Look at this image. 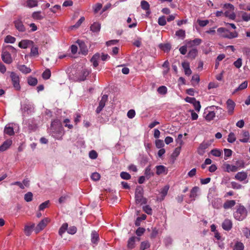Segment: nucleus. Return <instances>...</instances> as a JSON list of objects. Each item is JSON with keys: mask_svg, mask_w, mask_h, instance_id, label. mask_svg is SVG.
Wrapping results in <instances>:
<instances>
[{"mask_svg": "<svg viewBox=\"0 0 250 250\" xmlns=\"http://www.w3.org/2000/svg\"><path fill=\"white\" fill-rule=\"evenodd\" d=\"M107 100V96L106 95H104L102 96L101 101L99 102V106L96 109L97 113H99L103 109L104 106H105V103Z\"/></svg>", "mask_w": 250, "mask_h": 250, "instance_id": "nucleus-12", "label": "nucleus"}, {"mask_svg": "<svg viewBox=\"0 0 250 250\" xmlns=\"http://www.w3.org/2000/svg\"><path fill=\"white\" fill-rule=\"evenodd\" d=\"M182 65L184 69L185 74L189 76L192 73V71L189 67V63L188 62H182Z\"/></svg>", "mask_w": 250, "mask_h": 250, "instance_id": "nucleus-20", "label": "nucleus"}, {"mask_svg": "<svg viewBox=\"0 0 250 250\" xmlns=\"http://www.w3.org/2000/svg\"><path fill=\"white\" fill-rule=\"evenodd\" d=\"M235 204L236 202L235 200H227L224 203L223 208L225 209H227L232 208Z\"/></svg>", "mask_w": 250, "mask_h": 250, "instance_id": "nucleus-24", "label": "nucleus"}, {"mask_svg": "<svg viewBox=\"0 0 250 250\" xmlns=\"http://www.w3.org/2000/svg\"><path fill=\"white\" fill-rule=\"evenodd\" d=\"M2 61L6 63L10 64L12 62L11 54L7 51L3 50L1 54Z\"/></svg>", "mask_w": 250, "mask_h": 250, "instance_id": "nucleus-9", "label": "nucleus"}, {"mask_svg": "<svg viewBox=\"0 0 250 250\" xmlns=\"http://www.w3.org/2000/svg\"><path fill=\"white\" fill-rule=\"evenodd\" d=\"M34 226V224H32L31 226L26 225L25 226L24 231L26 235L29 236L31 234Z\"/></svg>", "mask_w": 250, "mask_h": 250, "instance_id": "nucleus-31", "label": "nucleus"}, {"mask_svg": "<svg viewBox=\"0 0 250 250\" xmlns=\"http://www.w3.org/2000/svg\"><path fill=\"white\" fill-rule=\"evenodd\" d=\"M183 135L180 134L178 135L177 138L176 139V143L181 146L183 144V141H182Z\"/></svg>", "mask_w": 250, "mask_h": 250, "instance_id": "nucleus-60", "label": "nucleus"}, {"mask_svg": "<svg viewBox=\"0 0 250 250\" xmlns=\"http://www.w3.org/2000/svg\"><path fill=\"white\" fill-rule=\"evenodd\" d=\"M240 139L239 141L242 143H248L250 142V136L249 131L246 130H243L240 135Z\"/></svg>", "mask_w": 250, "mask_h": 250, "instance_id": "nucleus-11", "label": "nucleus"}, {"mask_svg": "<svg viewBox=\"0 0 250 250\" xmlns=\"http://www.w3.org/2000/svg\"><path fill=\"white\" fill-rule=\"evenodd\" d=\"M197 22L199 25L201 27H204L206 26L208 23L209 21L208 20H199L197 21Z\"/></svg>", "mask_w": 250, "mask_h": 250, "instance_id": "nucleus-62", "label": "nucleus"}, {"mask_svg": "<svg viewBox=\"0 0 250 250\" xmlns=\"http://www.w3.org/2000/svg\"><path fill=\"white\" fill-rule=\"evenodd\" d=\"M68 224L67 223H64L62 225L59 230V235L62 237V234L67 230Z\"/></svg>", "mask_w": 250, "mask_h": 250, "instance_id": "nucleus-33", "label": "nucleus"}, {"mask_svg": "<svg viewBox=\"0 0 250 250\" xmlns=\"http://www.w3.org/2000/svg\"><path fill=\"white\" fill-rule=\"evenodd\" d=\"M135 200L137 204H146V199L143 197V189L142 188H137L135 191Z\"/></svg>", "mask_w": 250, "mask_h": 250, "instance_id": "nucleus-6", "label": "nucleus"}, {"mask_svg": "<svg viewBox=\"0 0 250 250\" xmlns=\"http://www.w3.org/2000/svg\"><path fill=\"white\" fill-rule=\"evenodd\" d=\"M26 6L29 8L37 6L38 1L37 0H27L26 1Z\"/></svg>", "mask_w": 250, "mask_h": 250, "instance_id": "nucleus-34", "label": "nucleus"}, {"mask_svg": "<svg viewBox=\"0 0 250 250\" xmlns=\"http://www.w3.org/2000/svg\"><path fill=\"white\" fill-rule=\"evenodd\" d=\"M247 174L246 172L244 171H241L238 172L235 175V179L240 181H244L246 179H247Z\"/></svg>", "mask_w": 250, "mask_h": 250, "instance_id": "nucleus-17", "label": "nucleus"}, {"mask_svg": "<svg viewBox=\"0 0 250 250\" xmlns=\"http://www.w3.org/2000/svg\"><path fill=\"white\" fill-rule=\"evenodd\" d=\"M227 140L229 143H233L236 141V137L233 132H231L229 134Z\"/></svg>", "mask_w": 250, "mask_h": 250, "instance_id": "nucleus-44", "label": "nucleus"}, {"mask_svg": "<svg viewBox=\"0 0 250 250\" xmlns=\"http://www.w3.org/2000/svg\"><path fill=\"white\" fill-rule=\"evenodd\" d=\"M49 220L47 218H44L40 222L35 229L36 232L38 233L42 230L46 226Z\"/></svg>", "mask_w": 250, "mask_h": 250, "instance_id": "nucleus-10", "label": "nucleus"}, {"mask_svg": "<svg viewBox=\"0 0 250 250\" xmlns=\"http://www.w3.org/2000/svg\"><path fill=\"white\" fill-rule=\"evenodd\" d=\"M11 140H7L3 142L2 145L0 146V151H4L7 150L12 145Z\"/></svg>", "mask_w": 250, "mask_h": 250, "instance_id": "nucleus-18", "label": "nucleus"}, {"mask_svg": "<svg viewBox=\"0 0 250 250\" xmlns=\"http://www.w3.org/2000/svg\"><path fill=\"white\" fill-rule=\"evenodd\" d=\"M198 53V50L196 48H193L189 51L188 56L191 59H194L197 56Z\"/></svg>", "mask_w": 250, "mask_h": 250, "instance_id": "nucleus-25", "label": "nucleus"}, {"mask_svg": "<svg viewBox=\"0 0 250 250\" xmlns=\"http://www.w3.org/2000/svg\"><path fill=\"white\" fill-rule=\"evenodd\" d=\"M210 153L212 155L216 156V157H219L221 156V155L222 154L221 151L218 149H212L210 151Z\"/></svg>", "mask_w": 250, "mask_h": 250, "instance_id": "nucleus-51", "label": "nucleus"}, {"mask_svg": "<svg viewBox=\"0 0 250 250\" xmlns=\"http://www.w3.org/2000/svg\"><path fill=\"white\" fill-rule=\"evenodd\" d=\"M50 135L56 139H61L63 135V129L61 122L58 120L53 121L50 128Z\"/></svg>", "mask_w": 250, "mask_h": 250, "instance_id": "nucleus-1", "label": "nucleus"}, {"mask_svg": "<svg viewBox=\"0 0 250 250\" xmlns=\"http://www.w3.org/2000/svg\"><path fill=\"white\" fill-rule=\"evenodd\" d=\"M224 14L226 17H229V19L231 20H234L236 17V15L234 11L230 10H228L227 11H226L224 13Z\"/></svg>", "mask_w": 250, "mask_h": 250, "instance_id": "nucleus-32", "label": "nucleus"}, {"mask_svg": "<svg viewBox=\"0 0 250 250\" xmlns=\"http://www.w3.org/2000/svg\"><path fill=\"white\" fill-rule=\"evenodd\" d=\"M231 185L232 188H233V189H241L243 187L242 185L235 182H231Z\"/></svg>", "mask_w": 250, "mask_h": 250, "instance_id": "nucleus-57", "label": "nucleus"}, {"mask_svg": "<svg viewBox=\"0 0 250 250\" xmlns=\"http://www.w3.org/2000/svg\"><path fill=\"white\" fill-rule=\"evenodd\" d=\"M150 247L149 243L148 241L142 242L141 244L140 250H145Z\"/></svg>", "mask_w": 250, "mask_h": 250, "instance_id": "nucleus-46", "label": "nucleus"}, {"mask_svg": "<svg viewBox=\"0 0 250 250\" xmlns=\"http://www.w3.org/2000/svg\"><path fill=\"white\" fill-rule=\"evenodd\" d=\"M101 29V24L99 22H94L90 26V30L93 32H99Z\"/></svg>", "mask_w": 250, "mask_h": 250, "instance_id": "nucleus-29", "label": "nucleus"}, {"mask_svg": "<svg viewBox=\"0 0 250 250\" xmlns=\"http://www.w3.org/2000/svg\"><path fill=\"white\" fill-rule=\"evenodd\" d=\"M120 176L123 179L129 180L131 178L130 175L126 172H122L120 173Z\"/></svg>", "mask_w": 250, "mask_h": 250, "instance_id": "nucleus-52", "label": "nucleus"}, {"mask_svg": "<svg viewBox=\"0 0 250 250\" xmlns=\"http://www.w3.org/2000/svg\"><path fill=\"white\" fill-rule=\"evenodd\" d=\"M19 69L21 72L25 74H27L31 72V69L25 65H20Z\"/></svg>", "mask_w": 250, "mask_h": 250, "instance_id": "nucleus-41", "label": "nucleus"}, {"mask_svg": "<svg viewBox=\"0 0 250 250\" xmlns=\"http://www.w3.org/2000/svg\"><path fill=\"white\" fill-rule=\"evenodd\" d=\"M202 42V40L199 38H196L193 40H186L184 42L188 48H195V47L199 45Z\"/></svg>", "mask_w": 250, "mask_h": 250, "instance_id": "nucleus-7", "label": "nucleus"}, {"mask_svg": "<svg viewBox=\"0 0 250 250\" xmlns=\"http://www.w3.org/2000/svg\"><path fill=\"white\" fill-rule=\"evenodd\" d=\"M160 48L165 52H168L171 49V45L169 43L160 44Z\"/></svg>", "mask_w": 250, "mask_h": 250, "instance_id": "nucleus-39", "label": "nucleus"}, {"mask_svg": "<svg viewBox=\"0 0 250 250\" xmlns=\"http://www.w3.org/2000/svg\"><path fill=\"white\" fill-rule=\"evenodd\" d=\"M4 133L7 135L10 136L13 135L14 134V131L13 127L8 126H5L4 128Z\"/></svg>", "mask_w": 250, "mask_h": 250, "instance_id": "nucleus-40", "label": "nucleus"}, {"mask_svg": "<svg viewBox=\"0 0 250 250\" xmlns=\"http://www.w3.org/2000/svg\"><path fill=\"white\" fill-rule=\"evenodd\" d=\"M175 35L182 39H184L186 37V32L183 29H179L176 32Z\"/></svg>", "mask_w": 250, "mask_h": 250, "instance_id": "nucleus-36", "label": "nucleus"}, {"mask_svg": "<svg viewBox=\"0 0 250 250\" xmlns=\"http://www.w3.org/2000/svg\"><path fill=\"white\" fill-rule=\"evenodd\" d=\"M77 231V228L74 226L70 227L69 228H67V232L70 234H74Z\"/></svg>", "mask_w": 250, "mask_h": 250, "instance_id": "nucleus-63", "label": "nucleus"}, {"mask_svg": "<svg viewBox=\"0 0 250 250\" xmlns=\"http://www.w3.org/2000/svg\"><path fill=\"white\" fill-rule=\"evenodd\" d=\"M15 26L17 30L21 32H23L25 31V28L20 20H17L14 22Z\"/></svg>", "mask_w": 250, "mask_h": 250, "instance_id": "nucleus-23", "label": "nucleus"}, {"mask_svg": "<svg viewBox=\"0 0 250 250\" xmlns=\"http://www.w3.org/2000/svg\"><path fill=\"white\" fill-rule=\"evenodd\" d=\"M217 32L221 34V36L223 38L231 39L237 37L238 33L236 31L230 32L229 30L220 27L217 29Z\"/></svg>", "mask_w": 250, "mask_h": 250, "instance_id": "nucleus-4", "label": "nucleus"}, {"mask_svg": "<svg viewBox=\"0 0 250 250\" xmlns=\"http://www.w3.org/2000/svg\"><path fill=\"white\" fill-rule=\"evenodd\" d=\"M242 18L243 20L245 21H250V13L244 12L242 15Z\"/></svg>", "mask_w": 250, "mask_h": 250, "instance_id": "nucleus-56", "label": "nucleus"}, {"mask_svg": "<svg viewBox=\"0 0 250 250\" xmlns=\"http://www.w3.org/2000/svg\"><path fill=\"white\" fill-rule=\"evenodd\" d=\"M33 42L30 40H24L19 43V46L21 48L25 49L30 45H32Z\"/></svg>", "mask_w": 250, "mask_h": 250, "instance_id": "nucleus-16", "label": "nucleus"}, {"mask_svg": "<svg viewBox=\"0 0 250 250\" xmlns=\"http://www.w3.org/2000/svg\"><path fill=\"white\" fill-rule=\"evenodd\" d=\"M38 47L37 46L32 45L31 48V56L35 57L38 56Z\"/></svg>", "mask_w": 250, "mask_h": 250, "instance_id": "nucleus-37", "label": "nucleus"}, {"mask_svg": "<svg viewBox=\"0 0 250 250\" xmlns=\"http://www.w3.org/2000/svg\"><path fill=\"white\" fill-rule=\"evenodd\" d=\"M84 21V18L83 17H82L76 22V23L72 26V27L76 28H78Z\"/></svg>", "mask_w": 250, "mask_h": 250, "instance_id": "nucleus-58", "label": "nucleus"}, {"mask_svg": "<svg viewBox=\"0 0 250 250\" xmlns=\"http://www.w3.org/2000/svg\"><path fill=\"white\" fill-rule=\"evenodd\" d=\"M32 17L33 19L38 20H42L43 18V16L40 11L34 12L32 14Z\"/></svg>", "mask_w": 250, "mask_h": 250, "instance_id": "nucleus-38", "label": "nucleus"}, {"mask_svg": "<svg viewBox=\"0 0 250 250\" xmlns=\"http://www.w3.org/2000/svg\"><path fill=\"white\" fill-rule=\"evenodd\" d=\"M158 23L161 26L165 25L167 23L165 17L163 16L159 17L158 19Z\"/></svg>", "mask_w": 250, "mask_h": 250, "instance_id": "nucleus-48", "label": "nucleus"}, {"mask_svg": "<svg viewBox=\"0 0 250 250\" xmlns=\"http://www.w3.org/2000/svg\"><path fill=\"white\" fill-rule=\"evenodd\" d=\"M16 41V39L11 36H7L5 38L4 41L7 43H14Z\"/></svg>", "mask_w": 250, "mask_h": 250, "instance_id": "nucleus-54", "label": "nucleus"}, {"mask_svg": "<svg viewBox=\"0 0 250 250\" xmlns=\"http://www.w3.org/2000/svg\"><path fill=\"white\" fill-rule=\"evenodd\" d=\"M99 240L98 233L96 231H93L91 233V242L94 244H97Z\"/></svg>", "mask_w": 250, "mask_h": 250, "instance_id": "nucleus-27", "label": "nucleus"}, {"mask_svg": "<svg viewBox=\"0 0 250 250\" xmlns=\"http://www.w3.org/2000/svg\"><path fill=\"white\" fill-rule=\"evenodd\" d=\"M137 239L139 241L140 240V238H137L135 236H133L130 237L127 242V247L129 249H132L135 247V240Z\"/></svg>", "mask_w": 250, "mask_h": 250, "instance_id": "nucleus-26", "label": "nucleus"}, {"mask_svg": "<svg viewBox=\"0 0 250 250\" xmlns=\"http://www.w3.org/2000/svg\"><path fill=\"white\" fill-rule=\"evenodd\" d=\"M10 78L13 85L14 87L16 90H20L21 86L20 85V78L19 76L15 73L12 72L10 74Z\"/></svg>", "mask_w": 250, "mask_h": 250, "instance_id": "nucleus-8", "label": "nucleus"}, {"mask_svg": "<svg viewBox=\"0 0 250 250\" xmlns=\"http://www.w3.org/2000/svg\"><path fill=\"white\" fill-rule=\"evenodd\" d=\"M215 106L208 107L205 110L203 116L206 121L209 122L214 119L215 116Z\"/></svg>", "mask_w": 250, "mask_h": 250, "instance_id": "nucleus-5", "label": "nucleus"}, {"mask_svg": "<svg viewBox=\"0 0 250 250\" xmlns=\"http://www.w3.org/2000/svg\"><path fill=\"white\" fill-rule=\"evenodd\" d=\"M233 64L237 68H240L242 65V59L238 58L236 61L234 62Z\"/></svg>", "mask_w": 250, "mask_h": 250, "instance_id": "nucleus-55", "label": "nucleus"}, {"mask_svg": "<svg viewBox=\"0 0 250 250\" xmlns=\"http://www.w3.org/2000/svg\"><path fill=\"white\" fill-rule=\"evenodd\" d=\"M224 167L225 168V171L228 172H235L238 170L237 166L230 165L228 164H225Z\"/></svg>", "mask_w": 250, "mask_h": 250, "instance_id": "nucleus-21", "label": "nucleus"}, {"mask_svg": "<svg viewBox=\"0 0 250 250\" xmlns=\"http://www.w3.org/2000/svg\"><path fill=\"white\" fill-rule=\"evenodd\" d=\"M235 106V103L231 100L229 99L227 101V108L229 115L232 114Z\"/></svg>", "mask_w": 250, "mask_h": 250, "instance_id": "nucleus-14", "label": "nucleus"}, {"mask_svg": "<svg viewBox=\"0 0 250 250\" xmlns=\"http://www.w3.org/2000/svg\"><path fill=\"white\" fill-rule=\"evenodd\" d=\"M169 189V186H166L161 190V193L163 197H165Z\"/></svg>", "mask_w": 250, "mask_h": 250, "instance_id": "nucleus-61", "label": "nucleus"}, {"mask_svg": "<svg viewBox=\"0 0 250 250\" xmlns=\"http://www.w3.org/2000/svg\"><path fill=\"white\" fill-rule=\"evenodd\" d=\"M158 92L161 95H165L167 93V89L165 86H161L157 89Z\"/></svg>", "mask_w": 250, "mask_h": 250, "instance_id": "nucleus-42", "label": "nucleus"}, {"mask_svg": "<svg viewBox=\"0 0 250 250\" xmlns=\"http://www.w3.org/2000/svg\"><path fill=\"white\" fill-rule=\"evenodd\" d=\"M78 42L79 44L80 52L81 53L84 55H86L88 52V49L84 42L80 41H78Z\"/></svg>", "mask_w": 250, "mask_h": 250, "instance_id": "nucleus-19", "label": "nucleus"}, {"mask_svg": "<svg viewBox=\"0 0 250 250\" xmlns=\"http://www.w3.org/2000/svg\"><path fill=\"white\" fill-rule=\"evenodd\" d=\"M244 245L240 242H237L235 243L233 250H244Z\"/></svg>", "mask_w": 250, "mask_h": 250, "instance_id": "nucleus-35", "label": "nucleus"}, {"mask_svg": "<svg viewBox=\"0 0 250 250\" xmlns=\"http://www.w3.org/2000/svg\"><path fill=\"white\" fill-rule=\"evenodd\" d=\"M33 199V194L31 192H28L24 195V200L26 202H30Z\"/></svg>", "mask_w": 250, "mask_h": 250, "instance_id": "nucleus-49", "label": "nucleus"}, {"mask_svg": "<svg viewBox=\"0 0 250 250\" xmlns=\"http://www.w3.org/2000/svg\"><path fill=\"white\" fill-rule=\"evenodd\" d=\"M37 83L38 80L36 78L30 77L28 78V83L30 85L34 86Z\"/></svg>", "mask_w": 250, "mask_h": 250, "instance_id": "nucleus-45", "label": "nucleus"}, {"mask_svg": "<svg viewBox=\"0 0 250 250\" xmlns=\"http://www.w3.org/2000/svg\"><path fill=\"white\" fill-rule=\"evenodd\" d=\"M233 215L236 220L242 221L247 215V210L243 206H239L234 212Z\"/></svg>", "mask_w": 250, "mask_h": 250, "instance_id": "nucleus-2", "label": "nucleus"}, {"mask_svg": "<svg viewBox=\"0 0 250 250\" xmlns=\"http://www.w3.org/2000/svg\"><path fill=\"white\" fill-rule=\"evenodd\" d=\"M49 201H46L44 202L41 204L39 206V210H42L48 207Z\"/></svg>", "mask_w": 250, "mask_h": 250, "instance_id": "nucleus-59", "label": "nucleus"}, {"mask_svg": "<svg viewBox=\"0 0 250 250\" xmlns=\"http://www.w3.org/2000/svg\"><path fill=\"white\" fill-rule=\"evenodd\" d=\"M90 71L86 69H83L76 71L74 74L73 80L75 81H83L86 80L87 76Z\"/></svg>", "mask_w": 250, "mask_h": 250, "instance_id": "nucleus-3", "label": "nucleus"}, {"mask_svg": "<svg viewBox=\"0 0 250 250\" xmlns=\"http://www.w3.org/2000/svg\"><path fill=\"white\" fill-rule=\"evenodd\" d=\"M222 228L227 231L230 230L232 227V223L231 221L228 219H226L222 224Z\"/></svg>", "mask_w": 250, "mask_h": 250, "instance_id": "nucleus-15", "label": "nucleus"}, {"mask_svg": "<svg viewBox=\"0 0 250 250\" xmlns=\"http://www.w3.org/2000/svg\"><path fill=\"white\" fill-rule=\"evenodd\" d=\"M199 188L197 187H194L191 190L189 197L192 200H194L195 199V198L197 196V192Z\"/></svg>", "mask_w": 250, "mask_h": 250, "instance_id": "nucleus-30", "label": "nucleus"}, {"mask_svg": "<svg viewBox=\"0 0 250 250\" xmlns=\"http://www.w3.org/2000/svg\"><path fill=\"white\" fill-rule=\"evenodd\" d=\"M232 150L229 149L225 148L224 149V155L225 157L224 159L227 160L228 157H229L232 155Z\"/></svg>", "mask_w": 250, "mask_h": 250, "instance_id": "nucleus-50", "label": "nucleus"}, {"mask_svg": "<svg viewBox=\"0 0 250 250\" xmlns=\"http://www.w3.org/2000/svg\"><path fill=\"white\" fill-rule=\"evenodd\" d=\"M100 54L99 53H96L94 54L91 59V62L92 63L93 66L94 67H96L98 65V61L100 60Z\"/></svg>", "mask_w": 250, "mask_h": 250, "instance_id": "nucleus-22", "label": "nucleus"}, {"mask_svg": "<svg viewBox=\"0 0 250 250\" xmlns=\"http://www.w3.org/2000/svg\"><path fill=\"white\" fill-rule=\"evenodd\" d=\"M51 76V72L49 69H46L42 73V77L44 79H48Z\"/></svg>", "mask_w": 250, "mask_h": 250, "instance_id": "nucleus-47", "label": "nucleus"}, {"mask_svg": "<svg viewBox=\"0 0 250 250\" xmlns=\"http://www.w3.org/2000/svg\"><path fill=\"white\" fill-rule=\"evenodd\" d=\"M145 174L147 179H149L151 177L154 176V173L152 171L151 169V166H148L145 169Z\"/></svg>", "mask_w": 250, "mask_h": 250, "instance_id": "nucleus-28", "label": "nucleus"}, {"mask_svg": "<svg viewBox=\"0 0 250 250\" xmlns=\"http://www.w3.org/2000/svg\"><path fill=\"white\" fill-rule=\"evenodd\" d=\"M101 177L100 174L97 172H94L91 175L92 180L97 181L100 180Z\"/></svg>", "mask_w": 250, "mask_h": 250, "instance_id": "nucleus-53", "label": "nucleus"}, {"mask_svg": "<svg viewBox=\"0 0 250 250\" xmlns=\"http://www.w3.org/2000/svg\"><path fill=\"white\" fill-rule=\"evenodd\" d=\"M145 231V229L143 228H139L136 231V234L138 236H141Z\"/></svg>", "mask_w": 250, "mask_h": 250, "instance_id": "nucleus-64", "label": "nucleus"}, {"mask_svg": "<svg viewBox=\"0 0 250 250\" xmlns=\"http://www.w3.org/2000/svg\"><path fill=\"white\" fill-rule=\"evenodd\" d=\"M156 173L158 175L161 174H167L168 172V169L163 165L157 166L156 167Z\"/></svg>", "mask_w": 250, "mask_h": 250, "instance_id": "nucleus-13", "label": "nucleus"}, {"mask_svg": "<svg viewBox=\"0 0 250 250\" xmlns=\"http://www.w3.org/2000/svg\"><path fill=\"white\" fill-rule=\"evenodd\" d=\"M141 7L143 10H148L150 8V5L148 2L145 0L141 1Z\"/></svg>", "mask_w": 250, "mask_h": 250, "instance_id": "nucleus-43", "label": "nucleus"}]
</instances>
